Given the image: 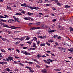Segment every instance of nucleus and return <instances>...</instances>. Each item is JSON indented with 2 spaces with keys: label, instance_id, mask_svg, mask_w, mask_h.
Segmentation results:
<instances>
[{
  "label": "nucleus",
  "instance_id": "nucleus-1",
  "mask_svg": "<svg viewBox=\"0 0 73 73\" xmlns=\"http://www.w3.org/2000/svg\"><path fill=\"white\" fill-rule=\"evenodd\" d=\"M21 6H22V7H28V8H29L30 9H40V8H39L38 7H32L30 6H28V5H27V4H26L25 3L21 4Z\"/></svg>",
  "mask_w": 73,
  "mask_h": 73
},
{
  "label": "nucleus",
  "instance_id": "nucleus-2",
  "mask_svg": "<svg viewBox=\"0 0 73 73\" xmlns=\"http://www.w3.org/2000/svg\"><path fill=\"white\" fill-rule=\"evenodd\" d=\"M57 48L58 49H60V51H61L62 52H63V53H64V52H65V50H66V49L65 48L62 47H57Z\"/></svg>",
  "mask_w": 73,
  "mask_h": 73
},
{
  "label": "nucleus",
  "instance_id": "nucleus-3",
  "mask_svg": "<svg viewBox=\"0 0 73 73\" xmlns=\"http://www.w3.org/2000/svg\"><path fill=\"white\" fill-rule=\"evenodd\" d=\"M40 27L42 29H45L47 28V26L45 25V24H43L41 25Z\"/></svg>",
  "mask_w": 73,
  "mask_h": 73
},
{
  "label": "nucleus",
  "instance_id": "nucleus-4",
  "mask_svg": "<svg viewBox=\"0 0 73 73\" xmlns=\"http://www.w3.org/2000/svg\"><path fill=\"white\" fill-rule=\"evenodd\" d=\"M8 59H9V60L10 61H11V60L12 61H13V57H11V56H9L7 58Z\"/></svg>",
  "mask_w": 73,
  "mask_h": 73
},
{
  "label": "nucleus",
  "instance_id": "nucleus-5",
  "mask_svg": "<svg viewBox=\"0 0 73 73\" xmlns=\"http://www.w3.org/2000/svg\"><path fill=\"white\" fill-rule=\"evenodd\" d=\"M9 28H11V29H16V28H20V27H15V26H12L9 27Z\"/></svg>",
  "mask_w": 73,
  "mask_h": 73
},
{
  "label": "nucleus",
  "instance_id": "nucleus-6",
  "mask_svg": "<svg viewBox=\"0 0 73 73\" xmlns=\"http://www.w3.org/2000/svg\"><path fill=\"white\" fill-rule=\"evenodd\" d=\"M42 72L43 73H47V70L46 69H44L41 70Z\"/></svg>",
  "mask_w": 73,
  "mask_h": 73
},
{
  "label": "nucleus",
  "instance_id": "nucleus-7",
  "mask_svg": "<svg viewBox=\"0 0 73 73\" xmlns=\"http://www.w3.org/2000/svg\"><path fill=\"white\" fill-rule=\"evenodd\" d=\"M3 25V27H6V28H9V26H8V25H7L6 24L3 23H2Z\"/></svg>",
  "mask_w": 73,
  "mask_h": 73
},
{
  "label": "nucleus",
  "instance_id": "nucleus-8",
  "mask_svg": "<svg viewBox=\"0 0 73 73\" xmlns=\"http://www.w3.org/2000/svg\"><path fill=\"white\" fill-rule=\"evenodd\" d=\"M62 43L63 45H64V46H67V43L63 42H62Z\"/></svg>",
  "mask_w": 73,
  "mask_h": 73
},
{
  "label": "nucleus",
  "instance_id": "nucleus-9",
  "mask_svg": "<svg viewBox=\"0 0 73 73\" xmlns=\"http://www.w3.org/2000/svg\"><path fill=\"white\" fill-rule=\"evenodd\" d=\"M30 19V18L29 17H24V19L25 20H29Z\"/></svg>",
  "mask_w": 73,
  "mask_h": 73
},
{
  "label": "nucleus",
  "instance_id": "nucleus-10",
  "mask_svg": "<svg viewBox=\"0 0 73 73\" xmlns=\"http://www.w3.org/2000/svg\"><path fill=\"white\" fill-rule=\"evenodd\" d=\"M35 29H36V28L35 27H31L30 28V30L31 31H32V30H35Z\"/></svg>",
  "mask_w": 73,
  "mask_h": 73
},
{
  "label": "nucleus",
  "instance_id": "nucleus-11",
  "mask_svg": "<svg viewBox=\"0 0 73 73\" xmlns=\"http://www.w3.org/2000/svg\"><path fill=\"white\" fill-rule=\"evenodd\" d=\"M25 54L26 56H27V55H31V54L28 52H27V51H26Z\"/></svg>",
  "mask_w": 73,
  "mask_h": 73
},
{
  "label": "nucleus",
  "instance_id": "nucleus-12",
  "mask_svg": "<svg viewBox=\"0 0 73 73\" xmlns=\"http://www.w3.org/2000/svg\"><path fill=\"white\" fill-rule=\"evenodd\" d=\"M7 9H12V8H11L9 6H8L7 5Z\"/></svg>",
  "mask_w": 73,
  "mask_h": 73
},
{
  "label": "nucleus",
  "instance_id": "nucleus-13",
  "mask_svg": "<svg viewBox=\"0 0 73 73\" xmlns=\"http://www.w3.org/2000/svg\"><path fill=\"white\" fill-rule=\"evenodd\" d=\"M65 8H70L71 7L70 6L68 5H65L64 7Z\"/></svg>",
  "mask_w": 73,
  "mask_h": 73
},
{
  "label": "nucleus",
  "instance_id": "nucleus-14",
  "mask_svg": "<svg viewBox=\"0 0 73 73\" xmlns=\"http://www.w3.org/2000/svg\"><path fill=\"white\" fill-rule=\"evenodd\" d=\"M29 70H30V72L31 73H33L34 72V71L32 70V68H31L29 69Z\"/></svg>",
  "mask_w": 73,
  "mask_h": 73
},
{
  "label": "nucleus",
  "instance_id": "nucleus-15",
  "mask_svg": "<svg viewBox=\"0 0 73 73\" xmlns=\"http://www.w3.org/2000/svg\"><path fill=\"white\" fill-rule=\"evenodd\" d=\"M58 36V35H54L53 36V38H56V37H57Z\"/></svg>",
  "mask_w": 73,
  "mask_h": 73
},
{
  "label": "nucleus",
  "instance_id": "nucleus-16",
  "mask_svg": "<svg viewBox=\"0 0 73 73\" xmlns=\"http://www.w3.org/2000/svg\"><path fill=\"white\" fill-rule=\"evenodd\" d=\"M6 71H8L9 72H10L11 71V70L8 68H6V69L5 70Z\"/></svg>",
  "mask_w": 73,
  "mask_h": 73
},
{
  "label": "nucleus",
  "instance_id": "nucleus-17",
  "mask_svg": "<svg viewBox=\"0 0 73 73\" xmlns=\"http://www.w3.org/2000/svg\"><path fill=\"white\" fill-rule=\"evenodd\" d=\"M21 52L22 53H23V54H25V52H26V51H25V50H24V51L21 50Z\"/></svg>",
  "mask_w": 73,
  "mask_h": 73
},
{
  "label": "nucleus",
  "instance_id": "nucleus-18",
  "mask_svg": "<svg viewBox=\"0 0 73 73\" xmlns=\"http://www.w3.org/2000/svg\"><path fill=\"white\" fill-rule=\"evenodd\" d=\"M26 37H27V36H24L23 37H21V40H22V41L23 40H24V39H25V38Z\"/></svg>",
  "mask_w": 73,
  "mask_h": 73
},
{
  "label": "nucleus",
  "instance_id": "nucleus-19",
  "mask_svg": "<svg viewBox=\"0 0 73 73\" xmlns=\"http://www.w3.org/2000/svg\"><path fill=\"white\" fill-rule=\"evenodd\" d=\"M40 42H40V41H38V40L37 41V45L38 46H39L40 45Z\"/></svg>",
  "mask_w": 73,
  "mask_h": 73
},
{
  "label": "nucleus",
  "instance_id": "nucleus-20",
  "mask_svg": "<svg viewBox=\"0 0 73 73\" xmlns=\"http://www.w3.org/2000/svg\"><path fill=\"white\" fill-rule=\"evenodd\" d=\"M38 38H40V39H44V38L43 37L41 36H38Z\"/></svg>",
  "mask_w": 73,
  "mask_h": 73
},
{
  "label": "nucleus",
  "instance_id": "nucleus-21",
  "mask_svg": "<svg viewBox=\"0 0 73 73\" xmlns=\"http://www.w3.org/2000/svg\"><path fill=\"white\" fill-rule=\"evenodd\" d=\"M16 15H18L19 16H21L22 14L21 13H17L15 14Z\"/></svg>",
  "mask_w": 73,
  "mask_h": 73
},
{
  "label": "nucleus",
  "instance_id": "nucleus-22",
  "mask_svg": "<svg viewBox=\"0 0 73 73\" xmlns=\"http://www.w3.org/2000/svg\"><path fill=\"white\" fill-rule=\"evenodd\" d=\"M40 46H45V44H44V43H43V44L41 43L40 44Z\"/></svg>",
  "mask_w": 73,
  "mask_h": 73
},
{
  "label": "nucleus",
  "instance_id": "nucleus-23",
  "mask_svg": "<svg viewBox=\"0 0 73 73\" xmlns=\"http://www.w3.org/2000/svg\"><path fill=\"white\" fill-rule=\"evenodd\" d=\"M33 46L34 48H36V44L35 43H33Z\"/></svg>",
  "mask_w": 73,
  "mask_h": 73
},
{
  "label": "nucleus",
  "instance_id": "nucleus-24",
  "mask_svg": "<svg viewBox=\"0 0 73 73\" xmlns=\"http://www.w3.org/2000/svg\"><path fill=\"white\" fill-rule=\"evenodd\" d=\"M43 15V14L42 13H39L38 14L39 16L40 17H41V15Z\"/></svg>",
  "mask_w": 73,
  "mask_h": 73
},
{
  "label": "nucleus",
  "instance_id": "nucleus-25",
  "mask_svg": "<svg viewBox=\"0 0 73 73\" xmlns=\"http://www.w3.org/2000/svg\"><path fill=\"white\" fill-rule=\"evenodd\" d=\"M25 40H29V39H30V37H28V36H26Z\"/></svg>",
  "mask_w": 73,
  "mask_h": 73
},
{
  "label": "nucleus",
  "instance_id": "nucleus-26",
  "mask_svg": "<svg viewBox=\"0 0 73 73\" xmlns=\"http://www.w3.org/2000/svg\"><path fill=\"white\" fill-rule=\"evenodd\" d=\"M36 24L37 25H40V24H41V22H37L36 23Z\"/></svg>",
  "mask_w": 73,
  "mask_h": 73
},
{
  "label": "nucleus",
  "instance_id": "nucleus-27",
  "mask_svg": "<svg viewBox=\"0 0 73 73\" xmlns=\"http://www.w3.org/2000/svg\"><path fill=\"white\" fill-rule=\"evenodd\" d=\"M15 22V20H13L12 19H11V23H12L13 22Z\"/></svg>",
  "mask_w": 73,
  "mask_h": 73
},
{
  "label": "nucleus",
  "instance_id": "nucleus-28",
  "mask_svg": "<svg viewBox=\"0 0 73 73\" xmlns=\"http://www.w3.org/2000/svg\"><path fill=\"white\" fill-rule=\"evenodd\" d=\"M1 51L2 52H5V50L4 49H1Z\"/></svg>",
  "mask_w": 73,
  "mask_h": 73
},
{
  "label": "nucleus",
  "instance_id": "nucleus-29",
  "mask_svg": "<svg viewBox=\"0 0 73 73\" xmlns=\"http://www.w3.org/2000/svg\"><path fill=\"white\" fill-rule=\"evenodd\" d=\"M32 60H33V61H35L36 62H38V61L36 60V59L33 58L32 59Z\"/></svg>",
  "mask_w": 73,
  "mask_h": 73
},
{
  "label": "nucleus",
  "instance_id": "nucleus-30",
  "mask_svg": "<svg viewBox=\"0 0 73 73\" xmlns=\"http://www.w3.org/2000/svg\"><path fill=\"white\" fill-rule=\"evenodd\" d=\"M70 32H72V31H73V28L72 27H70Z\"/></svg>",
  "mask_w": 73,
  "mask_h": 73
},
{
  "label": "nucleus",
  "instance_id": "nucleus-31",
  "mask_svg": "<svg viewBox=\"0 0 73 73\" xmlns=\"http://www.w3.org/2000/svg\"><path fill=\"white\" fill-rule=\"evenodd\" d=\"M54 31H55L53 30H50V34H51V33H52V32H54Z\"/></svg>",
  "mask_w": 73,
  "mask_h": 73
},
{
  "label": "nucleus",
  "instance_id": "nucleus-32",
  "mask_svg": "<svg viewBox=\"0 0 73 73\" xmlns=\"http://www.w3.org/2000/svg\"><path fill=\"white\" fill-rule=\"evenodd\" d=\"M37 40V38L36 37H34V38H33L34 41H36Z\"/></svg>",
  "mask_w": 73,
  "mask_h": 73
},
{
  "label": "nucleus",
  "instance_id": "nucleus-33",
  "mask_svg": "<svg viewBox=\"0 0 73 73\" xmlns=\"http://www.w3.org/2000/svg\"><path fill=\"white\" fill-rule=\"evenodd\" d=\"M19 20H20V19H19V18H16L15 19V21H19Z\"/></svg>",
  "mask_w": 73,
  "mask_h": 73
},
{
  "label": "nucleus",
  "instance_id": "nucleus-34",
  "mask_svg": "<svg viewBox=\"0 0 73 73\" xmlns=\"http://www.w3.org/2000/svg\"><path fill=\"white\" fill-rule=\"evenodd\" d=\"M0 64H2V65H4L5 63L2 62H0Z\"/></svg>",
  "mask_w": 73,
  "mask_h": 73
},
{
  "label": "nucleus",
  "instance_id": "nucleus-35",
  "mask_svg": "<svg viewBox=\"0 0 73 73\" xmlns=\"http://www.w3.org/2000/svg\"><path fill=\"white\" fill-rule=\"evenodd\" d=\"M19 65H21V66H24V64H23L21 63H19Z\"/></svg>",
  "mask_w": 73,
  "mask_h": 73
},
{
  "label": "nucleus",
  "instance_id": "nucleus-36",
  "mask_svg": "<svg viewBox=\"0 0 73 73\" xmlns=\"http://www.w3.org/2000/svg\"><path fill=\"white\" fill-rule=\"evenodd\" d=\"M27 14L29 15V16H31V13L30 12H28L27 13Z\"/></svg>",
  "mask_w": 73,
  "mask_h": 73
},
{
  "label": "nucleus",
  "instance_id": "nucleus-37",
  "mask_svg": "<svg viewBox=\"0 0 73 73\" xmlns=\"http://www.w3.org/2000/svg\"><path fill=\"white\" fill-rule=\"evenodd\" d=\"M46 44L47 45H48V46H50V43L48 42H46Z\"/></svg>",
  "mask_w": 73,
  "mask_h": 73
},
{
  "label": "nucleus",
  "instance_id": "nucleus-38",
  "mask_svg": "<svg viewBox=\"0 0 73 73\" xmlns=\"http://www.w3.org/2000/svg\"><path fill=\"white\" fill-rule=\"evenodd\" d=\"M37 56L38 58H40V57H42V56L40 54L37 55Z\"/></svg>",
  "mask_w": 73,
  "mask_h": 73
},
{
  "label": "nucleus",
  "instance_id": "nucleus-39",
  "mask_svg": "<svg viewBox=\"0 0 73 73\" xmlns=\"http://www.w3.org/2000/svg\"><path fill=\"white\" fill-rule=\"evenodd\" d=\"M68 50H69V51H70V52H71L72 53H73V50H72V49H68Z\"/></svg>",
  "mask_w": 73,
  "mask_h": 73
},
{
  "label": "nucleus",
  "instance_id": "nucleus-40",
  "mask_svg": "<svg viewBox=\"0 0 73 73\" xmlns=\"http://www.w3.org/2000/svg\"><path fill=\"white\" fill-rule=\"evenodd\" d=\"M57 38L58 40H60L61 38V36H58Z\"/></svg>",
  "mask_w": 73,
  "mask_h": 73
},
{
  "label": "nucleus",
  "instance_id": "nucleus-41",
  "mask_svg": "<svg viewBox=\"0 0 73 73\" xmlns=\"http://www.w3.org/2000/svg\"><path fill=\"white\" fill-rule=\"evenodd\" d=\"M57 5H59V6H61V4H60L59 3H57Z\"/></svg>",
  "mask_w": 73,
  "mask_h": 73
},
{
  "label": "nucleus",
  "instance_id": "nucleus-42",
  "mask_svg": "<svg viewBox=\"0 0 73 73\" xmlns=\"http://www.w3.org/2000/svg\"><path fill=\"white\" fill-rule=\"evenodd\" d=\"M33 25H37V23H33Z\"/></svg>",
  "mask_w": 73,
  "mask_h": 73
},
{
  "label": "nucleus",
  "instance_id": "nucleus-43",
  "mask_svg": "<svg viewBox=\"0 0 73 73\" xmlns=\"http://www.w3.org/2000/svg\"><path fill=\"white\" fill-rule=\"evenodd\" d=\"M16 51L18 53H19V52H20V50H19L18 49H16Z\"/></svg>",
  "mask_w": 73,
  "mask_h": 73
},
{
  "label": "nucleus",
  "instance_id": "nucleus-44",
  "mask_svg": "<svg viewBox=\"0 0 73 73\" xmlns=\"http://www.w3.org/2000/svg\"><path fill=\"white\" fill-rule=\"evenodd\" d=\"M25 68H27V69H29H29H30L31 68V67H29L28 66H26Z\"/></svg>",
  "mask_w": 73,
  "mask_h": 73
},
{
  "label": "nucleus",
  "instance_id": "nucleus-45",
  "mask_svg": "<svg viewBox=\"0 0 73 73\" xmlns=\"http://www.w3.org/2000/svg\"><path fill=\"white\" fill-rule=\"evenodd\" d=\"M28 63L31 64H33V62H29Z\"/></svg>",
  "mask_w": 73,
  "mask_h": 73
},
{
  "label": "nucleus",
  "instance_id": "nucleus-46",
  "mask_svg": "<svg viewBox=\"0 0 73 73\" xmlns=\"http://www.w3.org/2000/svg\"><path fill=\"white\" fill-rule=\"evenodd\" d=\"M42 1H41V0H39V1H38V3H41Z\"/></svg>",
  "mask_w": 73,
  "mask_h": 73
},
{
  "label": "nucleus",
  "instance_id": "nucleus-47",
  "mask_svg": "<svg viewBox=\"0 0 73 73\" xmlns=\"http://www.w3.org/2000/svg\"><path fill=\"white\" fill-rule=\"evenodd\" d=\"M15 58L16 59H18L19 58H20V57H18L17 56H15Z\"/></svg>",
  "mask_w": 73,
  "mask_h": 73
},
{
  "label": "nucleus",
  "instance_id": "nucleus-48",
  "mask_svg": "<svg viewBox=\"0 0 73 73\" xmlns=\"http://www.w3.org/2000/svg\"><path fill=\"white\" fill-rule=\"evenodd\" d=\"M46 52H47V53H51V52H50V51H46Z\"/></svg>",
  "mask_w": 73,
  "mask_h": 73
},
{
  "label": "nucleus",
  "instance_id": "nucleus-49",
  "mask_svg": "<svg viewBox=\"0 0 73 73\" xmlns=\"http://www.w3.org/2000/svg\"><path fill=\"white\" fill-rule=\"evenodd\" d=\"M8 22L9 23H11V19H10L8 20Z\"/></svg>",
  "mask_w": 73,
  "mask_h": 73
},
{
  "label": "nucleus",
  "instance_id": "nucleus-50",
  "mask_svg": "<svg viewBox=\"0 0 73 73\" xmlns=\"http://www.w3.org/2000/svg\"><path fill=\"white\" fill-rule=\"evenodd\" d=\"M23 48L24 49H27V47H23Z\"/></svg>",
  "mask_w": 73,
  "mask_h": 73
},
{
  "label": "nucleus",
  "instance_id": "nucleus-51",
  "mask_svg": "<svg viewBox=\"0 0 73 73\" xmlns=\"http://www.w3.org/2000/svg\"><path fill=\"white\" fill-rule=\"evenodd\" d=\"M1 40H3V41H5V40H6V39H4V38H1Z\"/></svg>",
  "mask_w": 73,
  "mask_h": 73
},
{
  "label": "nucleus",
  "instance_id": "nucleus-52",
  "mask_svg": "<svg viewBox=\"0 0 73 73\" xmlns=\"http://www.w3.org/2000/svg\"><path fill=\"white\" fill-rule=\"evenodd\" d=\"M4 16H5V17H6H6H7V18L9 17V16H8V15H4Z\"/></svg>",
  "mask_w": 73,
  "mask_h": 73
},
{
  "label": "nucleus",
  "instance_id": "nucleus-53",
  "mask_svg": "<svg viewBox=\"0 0 73 73\" xmlns=\"http://www.w3.org/2000/svg\"><path fill=\"white\" fill-rule=\"evenodd\" d=\"M17 42L18 44H20V41H17Z\"/></svg>",
  "mask_w": 73,
  "mask_h": 73
},
{
  "label": "nucleus",
  "instance_id": "nucleus-54",
  "mask_svg": "<svg viewBox=\"0 0 73 73\" xmlns=\"http://www.w3.org/2000/svg\"><path fill=\"white\" fill-rule=\"evenodd\" d=\"M36 29H40V27H38L36 28Z\"/></svg>",
  "mask_w": 73,
  "mask_h": 73
},
{
  "label": "nucleus",
  "instance_id": "nucleus-55",
  "mask_svg": "<svg viewBox=\"0 0 73 73\" xmlns=\"http://www.w3.org/2000/svg\"><path fill=\"white\" fill-rule=\"evenodd\" d=\"M22 13H23V14H25V11H22L21 12Z\"/></svg>",
  "mask_w": 73,
  "mask_h": 73
},
{
  "label": "nucleus",
  "instance_id": "nucleus-56",
  "mask_svg": "<svg viewBox=\"0 0 73 73\" xmlns=\"http://www.w3.org/2000/svg\"><path fill=\"white\" fill-rule=\"evenodd\" d=\"M49 66H46V69H48V68H49Z\"/></svg>",
  "mask_w": 73,
  "mask_h": 73
},
{
  "label": "nucleus",
  "instance_id": "nucleus-57",
  "mask_svg": "<svg viewBox=\"0 0 73 73\" xmlns=\"http://www.w3.org/2000/svg\"><path fill=\"white\" fill-rule=\"evenodd\" d=\"M47 61H48V62H50V59H48Z\"/></svg>",
  "mask_w": 73,
  "mask_h": 73
},
{
  "label": "nucleus",
  "instance_id": "nucleus-58",
  "mask_svg": "<svg viewBox=\"0 0 73 73\" xmlns=\"http://www.w3.org/2000/svg\"><path fill=\"white\" fill-rule=\"evenodd\" d=\"M14 70L15 72H16V71H18V70H18V69H16Z\"/></svg>",
  "mask_w": 73,
  "mask_h": 73
},
{
  "label": "nucleus",
  "instance_id": "nucleus-59",
  "mask_svg": "<svg viewBox=\"0 0 73 73\" xmlns=\"http://www.w3.org/2000/svg\"><path fill=\"white\" fill-rule=\"evenodd\" d=\"M56 21V19H53L52 20V21H53V22H55V21Z\"/></svg>",
  "mask_w": 73,
  "mask_h": 73
},
{
  "label": "nucleus",
  "instance_id": "nucleus-60",
  "mask_svg": "<svg viewBox=\"0 0 73 73\" xmlns=\"http://www.w3.org/2000/svg\"><path fill=\"white\" fill-rule=\"evenodd\" d=\"M27 43L29 44V45H31V42H27Z\"/></svg>",
  "mask_w": 73,
  "mask_h": 73
},
{
  "label": "nucleus",
  "instance_id": "nucleus-61",
  "mask_svg": "<svg viewBox=\"0 0 73 73\" xmlns=\"http://www.w3.org/2000/svg\"><path fill=\"white\" fill-rule=\"evenodd\" d=\"M55 44H56V45H58V42H55Z\"/></svg>",
  "mask_w": 73,
  "mask_h": 73
},
{
  "label": "nucleus",
  "instance_id": "nucleus-62",
  "mask_svg": "<svg viewBox=\"0 0 73 73\" xmlns=\"http://www.w3.org/2000/svg\"><path fill=\"white\" fill-rule=\"evenodd\" d=\"M14 64H16L17 63V62H16V61H14Z\"/></svg>",
  "mask_w": 73,
  "mask_h": 73
},
{
  "label": "nucleus",
  "instance_id": "nucleus-63",
  "mask_svg": "<svg viewBox=\"0 0 73 73\" xmlns=\"http://www.w3.org/2000/svg\"><path fill=\"white\" fill-rule=\"evenodd\" d=\"M49 17V16L48 15H45V16H44V17Z\"/></svg>",
  "mask_w": 73,
  "mask_h": 73
},
{
  "label": "nucleus",
  "instance_id": "nucleus-64",
  "mask_svg": "<svg viewBox=\"0 0 73 73\" xmlns=\"http://www.w3.org/2000/svg\"><path fill=\"white\" fill-rule=\"evenodd\" d=\"M19 32V31H14V33H17V32Z\"/></svg>",
  "mask_w": 73,
  "mask_h": 73
}]
</instances>
